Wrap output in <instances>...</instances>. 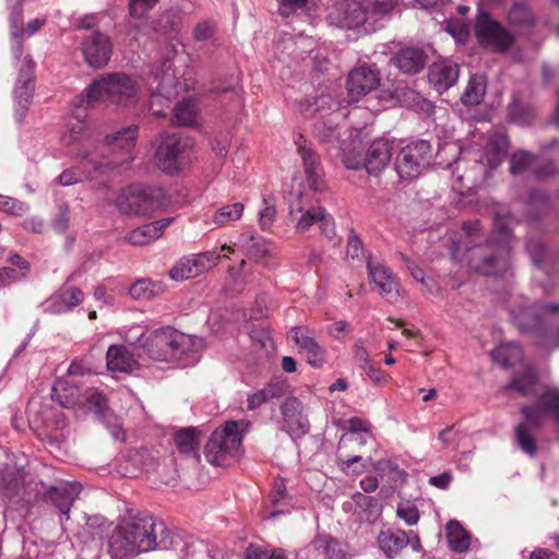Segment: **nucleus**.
<instances>
[{
	"label": "nucleus",
	"mask_w": 559,
	"mask_h": 559,
	"mask_svg": "<svg viewBox=\"0 0 559 559\" xmlns=\"http://www.w3.org/2000/svg\"><path fill=\"white\" fill-rule=\"evenodd\" d=\"M526 251L537 269H543L545 260L548 255L547 246L540 240L530 239L526 242Z\"/></svg>",
	"instance_id": "57"
},
{
	"label": "nucleus",
	"mask_w": 559,
	"mask_h": 559,
	"mask_svg": "<svg viewBox=\"0 0 559 559\" xmlns=\"http://www.w3.org/2000/svg\"><path fill=\"white\" fill-rule=\"evenodd\" d=\"M378 69L362 64L353 69L346 81L347 94L350 103L359 102L364 96L378 88L380 85Z\"/></svg>",
	"instance_id": "15"
},
{
	"label": "nucleus",
	"mask_w": 559,
	"mask_h": 559,
	"mask_svg": "<svg viewBox=\"0 0 559 559\" xmlns=\"http://www.w3.org/2000/svg\"><path fill=\"white\" fill-rule=\"evenodd\" d=\"M166 205V191L159 186L133 183L122 188L116 199L117 210L130 216H150Z\"/></svg>",
	"instance_id": "5"
},
{
	"label": "nucleus",
	"mask_w": 559,
	"mask_h": 559,
	"mask_svg": "<svg viewBox=\"0 0 559 559\" xmlns=\"http://www.w3.org/2000/svg\"><path fill=\"white\" fill-rule=\"evenodd\" d=\"M170 334H173V328H162L152 332L146 338L142 333L136 340V343L152 359L167 361V341Z\"/></svg>",
	"instance_id": "24"
},
{
	"label": "nucleus",
	"mask_w": 559,
	"mask_h": 559,
	"mask_svg": "<svg viewBox=\"0 0 559 559\" xmlns=\"http://www.w3.org/2000/svg\"><path fill=\"white\" fill-rule=\"evenodd\" d=\"M298 154L302 159L305 167L306 178L313 191H321L323 189V167L320 156L302 134H298L295 139Z\"/></svg>",
	"instance_id": "20"
},
{
	"label": "nucleus",
	"mask_w": 559,
	"mask_h": 559,
	"mask_svg": "<svg viewBox=\"0 0 559 559\" xmlns=\"http://www.w3.org/2000/svg\"><path fill=\"white\" fill-rule=\"evenodd\" d=\"M559 312V302H540L510 311L513 324L521 333L528 334L534 343L547 349L552 333L548 314Z\"/></svg>",
	"instance_id": "3"
},
{
	"label": "nucleus",
	"mask_w": 559,
	"mask_h": 559,
	"mask_svg": "<svg viewBox=\"0 0 559 559\" xmlns=\"http://www.w3.org/2000/svg\"><path fill=\"white\" fill-rule=\"evenodd\" d=\"M487 82L486 78L481 74H473L467 83L464 93L461 96V102L465 106L479 105L486 95Z\"/></svg>",
	"instance_id": "39"
},
{
	"label": "nucleus",
	"mask_w": 559,
	"mask_h": 559,
	"mask_svg": "<svg viewBox=\"0 0 559 559\" xmlns=\"http://www.w3.org/2000/svg\"><path fill=\"white\" fill-rule=\"evenodd\" d=\"M204 270L200 258H182L169 271V275L175 281H183L197 276Z\"/></svg>",
	"instance_id": "44"
},
{
	"label": "nucleus",
	"mask_w": 559,
	"mask_h": 559,
	"mask_svg": "<svg viewBox=\"0 0 559 559\" xmlns=\"http://www.w3.org/2000/svg\"><path fill=\"white\" fill-rule=\"evenodd\" d=\"M260 390L269 402L284 396L287 391V383L281 378H273Z\"/></svg>",
	"instance_id": "60"
},
{
	"label": "nucleus",
	"mask_w": 559,
	"mask_h": 559,
	"mask_svg": "<svg viewBox=\"0 0 559 559\" xmlns=\"http://www.w3.org/2000/svg\"><path fill=\"white\" fill-rule=\"evenodd\" d=\"M155 160L165 174L174 176L182 171L192 159L194 139L183 133H164L156 141Z\"/></svg>",
	"instance_id": "6"
},
{
	"label": "nucleus",
	"mask_w": 559,
	"mask_h": 559,
	"mask_svg": "<svg viewBox=\"0 0 559 559\" xmlns=\"http://www.w3.org/2000/svg\"><path fill=\"white\" fill-rule=\"evenodd\" d=\"M368 277L374 284L378 292L389 300L399 296L397 282L393 274L380 262L367 259Z\"/></svg>",
	"instance_id": "22"
},
{
	"label": "nucleus",
	"mask_w": 559,
	"mask_h": 559,
	"mask_svg": "<svg viewBox=\"0 0 559 559\" xmlns=\"http://www.w3.org/2000/svg\"><path fill=\"white\" fill-rule=\"evenodd\" d=\"M238 245L245 250L248 259L253 261H260L270 253V245L266 239L253 231L240 234Z\"/></svg>",
	"instance_id": "33"
},
{
	"label": "nucleus",
	"mask_w": 559,
	"mask_h": 559,
	"mask_svg": "<svg viewBox=\"0 0 559 559\" xmlns=\"http://www.w3.org/2000/svg\"><path fill=\"white\" fill-rule=\"evenodd\" d=\"M365 249L362 241L360 240L359 236L355 231V229H350L348 234L347 239V246H346V254L348 258L355 260L359 259L364 255Z\"/></svg>",
	"instance_id": "64"
},
{
	"label": "nucleus",
	"mask_w": 559,
	"mask_h": 559,
	"mask_svg": "<svg viewBox=\"0 0 559 559\" xmlns=\"http://www.w3.org/2000/svg\"><path fill=\"white\" fill-rule=\"evenodd\" d=\"M369 20L377 25V22L389 15L399 4V0H364Z\"/></svg>",
	"instance_id": "51"
},
{
	"label": "nucleus",
	"mask_w": 559,
	"mask_h": 559,
	"mask_svg": "<svg viewBox=\"0 0 559 559\" xmlns=\"http://www.w3.org/2000/svg\"><path fill=\"white\" fill-rule=\"evenodd\" d=\"M337 10L340 14H342L340 20L342 27L357 29L364 33H372L378 28V26L369 20L364 0L346 2L341 4Z\"/></svg>",
	"instance_id": "21"
},
{
	"label": "nucleus",
	"mask_w": 559,
	"mask_h": 559,
	"mask_svg": "<svg viewBox=\"0 0 559 559\" xmlns=\"http://www.w3.org/2000/svg\"><path fill=\"white\" fill-rule=\"evenodd\" d=\"M195 111L194 107L190 102H179L175 109L171 118L174 124L180 127H189L194 122Z\"/></svg>",
	"instance_id": "54"
},
{
	"label": "nucleus",
	"mask_w": 559,
	"mask_h": 559,
	"mask_svg": "<svg viewBox=\"0 0 559 559\" xmlns=\"http://www.w3.org/2000/svg\"><path fill=\"white\" fill-rule=\"evenodd\" d=\"M528 217L539 221L552 210V200L546 190L534 188L528 192L527 201Z\"/></svg>",
	"instance_id": "36"
},
{
	"label": "nucleus",
	"mask_w": 559,
	"mask_h": 559,
	"mask_svg": "<svg viewBox=\"0 0 559 559\" xmlns=\"http://www.w3.org/2000/svg\"><path fill=\"white\" fill-rule=\"evenodd\" d=\"M475 37L478 44L493 52H506L515 43V36L489 13L479 11L475 19Z\"/></svg>",
	"instance_id": "9"
},
{
	"label": "nucleus",
	"mask_w": 559,
	"mask_h": 559,
	"mask_svg": "<svg viewBox=\"0 0 559 559\" xmlns=\"http://www.w3.org/2000/svg\"><path fill=\"white\" fill-rule=\"evenodd\" d=\"M373 471L381 478H388L389 481L393 484L405 483L407 479V472L403 468H400L399 464L389 459H381L373 463Z\"/></svg>",
	"instance_id": "47"
},
{
	"label": "nucleus",
	"mask_w": 559,
	"mask_h": 559,
	"mask_svg": "<svg viewBox=\"0 0 559 559\" xmlns=\"http://www.w3.org/2000/svg\"><path fill=\"white\" fill-rule=\"evenodd\" d=\"M165 289L166 285L164 283L143 278L130 286L129 294L133 299L150 300L163 294Z\"/></svg>",
	"instance_id": "45"
},
{
	"label": "nucleus",
	"mask_w": 559,
	"mask_h": 559,
	"mask_svg": "<svg viewBox=\"0 0 559 559\" xmlns=\"http://www.w3.org/2000/svg\"><path fill=\"white\" fill-rule=\"evenodd\" d=\"M538 380L537 373L530 369L521 376L513 378L503 389L514 391L521 396H533L536 394Z\"/></svg>",
	"instance_id": "42"
},
{
	"label": "nucleus",
	"mask_w": 559,
	"mask_h": 559,
	"mask_svg": "<svg viewBox=\"0 0 559 559\" xmlns=\"http://www.w3.org/2000/svg\"><path fill=\"white\" fill-rule=\"evenodd\" d=\"M139 134L136 124L121 128L119 131L107 134L104 139L111 156L96 162L90 159L93 168L103 175H118L122 169L129 168L134 159V147Z\"/></svg>",
	"instance_id": "4"
},
{
	"label": "nucleus",
	"mask_w": 559,
	"mask_h": 559,
	"mask_svg": "<svg viewBox=\"0 0 559 559\" xmlns=\"http://www.w3.org/2000/svg\"><path fill=\"white\" fill-rule=\"evenodd\" d=\"M25 2L21 0H16V2L10 5V14H9V24H10V35H17L21 31H24V22H23V5Z\"/></svg>",
	"instance_id": "59"
},
{
	"label": "nucleus",
	"mask_w": 559,
	"mask_h": 559,
	"mask_svg": "<svg viewBox=\"0 0 559 559\" xmlns=\"http://www.w3.org/2000/svg\"><path fill=\"white\" fill-rule=\"evenodd\" d=\"M432 159V146L427 140H416L403 146L394 160V168L402 180L417 179Z\"/></svg>",
	"instance_id": "8"
},
{
	"label": "nucleus",
	"mask_w": 559,
	"mask_h": 559,
	"mask_svg": "<svg viewBox=\"0 0 559 559\" xmlns=\"http://www.w3.org/2000/svg\"><path fill=\"white\" fill-rule=\"evenodd\" d=\"M535 431L536 429L527 427V424H519L514 428V441L518 448L530 457H534L538 453Z\"/></svg>",
	"instance_id": "43"
},
{
	"label": "nucleus",
	"mask_w": 559,
	"mask_h": 559,
	"mask_svg": "<svg viewBox=\"0 0 559 559\" xmlns=\"http://www.w3.org/2000/svg\"><path fill=\"white\" fill-rule=\"evenodd\" d=\"M527 427L539 430L545 423L547 415H552L554 421L559 427V391H546L533 404H524L520 408Z\"/></svg>",
	"instance_id": "13"
},
{
	"label": "nucleus",
	"mask_w": 559,
	"mask_h": 559,
	"mask_svg": "<svg viewBox=\"0 0 559 559\" xmlns=\"http://www.w3.org/2000/svg\"><path fill=\"white\" fill-rule=\"evenodd\" d=\"M23 478L16 473L3 474L0 480V492L12 500L19 497L23 489Z\"/></svg>",
	"instance_id": "53"
},
{
	"label": "nucleus",
	"mask_w": 559,
	"mask_h": 559,
	"mask_svg": "<svg viewBox=\"0 0 559 559\" xmlns=\"http://www.w3.org/2000/svg\"><path fill=\"white\" fill-rule=\"evenodd\" d=\"M159 0H129L128 12L133 19L140 20L147 15Z\"/></svg>",
	"instance_id": "61"
},
{
	"label": "nucleus",
	"mask_w": 559,
	"mask_h": 559,
	"mask_svg": "<svg viewBox=\"0 0 559 559\" xmlns=\"http://www.w3.org/2000/svg\"><path fill=\"white\" fill-rule=\"evenodd\" d=\"M35 62L31 56H25L13 91L14 96V118L19 124H22L29 109L35 91Z\"/></svg>",
	"instance_id": "12"
},
{
	"label": "nucleus",
	"mask_w": 559,
	"mask_h": 559,
	"mask_svg": "<svg viewBox=\"0 0 559 559\" xmlns=\"http://www.w3.org/2000/svg\"><path fill=\"white\" fill-rule=\"evenodd\" d=\"M107 546L111 559H132L156 548L189 555L190 548L180 533L169 530L150 514L121 520L110 532Z\"/></svg>",
	"instance_id": "1"
},
{
	"label": "nucleus",
	"mask_w": 559,
	"mask_h": 559,
	"mask_svg": "<svg viewBox=\"0 0 559 559\" xmlns=\"http://www.w3.org/2000/svg\"><path fill=\"white\" fill-rule=\"evenodd\" d=\"M201 431L197 427L181 428L175 433V444L180 453L197 455L199 451Z\"/></svg>",
	"instance_id": "41"
},
{
	"label": "nucleus",
	"mask_w": 559,
	"mask_h": 559,
	"mask_svg": "<svg viewBox=\"0 0 559 559\" xmlns=\"http://www.w3.org/2000/svg\"><path fill=\"white\" fill-rule=\"evenodd\" d=\"M392 157V143L384 139L379 138L371 142L369 145L364 160L344 159V164L348 169L365 168L369 175H379L389 164Z\"/></svg>",
	"instance_id": "14"
},
{
	"label": "nucleus",
	"mask_w": 559,
	"mask_h": 559,
	"mask_svg": "<svg viewBox=\"0 0 559 559\" xmlns=\"http://www.w3.org/2000/svg\"><path fill=\"white\" fill-rule=\"evenodd\" d=\"M506 20L510 27L516 31H530L536 24V15L524 1H515L510 7Z\"/></svg>",
	"instance_id": "31"
},
{
	"label": "nucleus",
	"mask_w": 559,
	"mask_h": 559,
	"mask_svg": "<svg viewBox=\"0 0 559 559\" xmlns=\"http://www.w3.org/2000/svg\"><path fill=\"white\" fill-rule=\"evenodd\" d=\"M81 403L90 413L94 414L97 419L105 418L108 411V400L103 392L88 389L82 396Z\"/></svg>",
	"instance_id": "48"
},
{
	"label": "nucleus",
	"mask_w": 559,
	"mask_h": 559,
	"mask_svg": "<svg viewBox=\"0 0 559 559\" xmlns=\"http://www.w3.org/2000/svg\"><path fill=\"white\" fill-rule=\"evenodd\" d=\"M140 93L138 82L122 72H112L94 80L81 95V103L94 106L99 102L129 107L136 103Z\"/></svg>",
	"instance_id": "2"
},
{
	"label": "nucleus",
	"mask_w": 559,
	"mask_h": 559,
	"mask_svg": "<svg viewBox=\"0 0 559 559\" xmlns=\"http://www.w3.org/2000/svg\"><path fill=\"white\" fill-rule=\"evenodd\" d=\"M241 435L238 424L228 420L214 430L204 447L206 461L215 466H224L228 459L235 456L241 447Z\"/></svg>",
	"instance_id": "7"
},
{
	"label": "nucleus",
	"mask_w": 559,
	"mask_h": 559,
	"mask_svg": "<svg viewBox=\"0 0 559 559\" xmlns=\"http://www.w3.org/2000/svg\"><path fill=\"white\" fill-rule=\"evenodd\" d=\"M111 522L102 514H94L86 516L85 525L83 526V537L91 539L92 544L88 546L95 550V554H102L103 539L105 536L109 537Z\"/></svg>",
	"instance_id": "28"
},
{
	"label": "nucleus",
	"mask_w": 559,
	"mask_h": 559,
	"mask_svg": "<svg viewBox=\"0 0 559 559\" xmlns=\"http://www.w3.org/2000/svg\"><path fill=\"white\" fill-rule=\"evenodd\" d=\"M243 209L245 206L240 202L224 205L215 212L213 217L214 223L217 225H224L229 222L237 221L241 217Z\"/></svg>",
	"instance_id": "55"
},
{
	"label": "nucleus",
	"mask_w": 559,
	"mask_h": 559,
	"mask_svg": "<svg viewBox=\"0 0 559 559\" xmlns=\"http://www.w3.org/2000/svg\"><path fill=\"white\" fill-rule=\"evenodd\" d=\"M182 538L190 544L189 556L194 555L195 550L201 554H205L209 559H225L224 552L216 546L204 543L203 540L194 542L191 536L185 537L181 534ZM188 556V554L182 552Z\"/></svg>",
	"instance_id": "56"
},
{
	"label": "nucleus",
	"mask_w": 559,
	"mask_h": 559,
	"mask_svg": "<svg viewBox=\"0 0 559 559\" xmlns=\"http://www.w3.org/2000/svg\"><path fill=\"white\" fill-rule=\"evenodd\" d=\"M536 111L534 107L524 103L518 94H513L507 106V120L509 123L519 127H528L534 123Z\"/></svg>",
	"instance_id": "29"
},
{
	"label": "nucleus",
	"mask_w": 559,
	"mask_h": 559,
	"mask_svg": "<svg viewBox=\"0 0 559 559\" xmlns=\"http://www.w3.org/2000/svg\"><path fill=\"white\" fill-rule=\"evenodd\" d=\"M81 490L82 486L78 481L60 480L56 485L50 486L41 483V499L61 514L60 524L63 530H67L64 520L68 521L70 519L69 512Z\"/></svg>",
	"instance_id": "11"
},
{
	"label": "nucleus",
	"mask_w": 559,
	"mask_h": 559,
	"mask_svg": "<svg viewBox=\"0 0 559 559\" xmlns=\"http://www.w3.org/2000/svg\"><path fill=\"white\" fill-rule=\"evenodd\" d=\"M396 515L409 526L417 524L420 518L418 508L409 502L400 503Z\"/></svg>",
	"instance_id": "63"
},
{
	"label": "nucleus",
	"mask_w": 559,
	"mask_h": 559,
	"mask_svg": "<svg viewBox=\"0 0 559 559\" xmlns=\"http://www.w3.org/2000/svg\"><path fill=\"white\" fill-rule=\"evenodd\" d=\"M289 214L293 221L296 222V229L300 233H306L313 224H318L322 218V206H310L305 210L301 205V200L296 199L289 205Z\"/></svg>",
	"instance_id": "30"
},
{
	"label": "nucleus",
	"mask_w": 559,
	"mask_h": 559,
	"mask_svg": "<svg viewBox=\"0 0 559 559\" xmlns=\"http://www.w3.org/2000/svg\"><path fill=\"white\" fill-rule=\"evenodd\" d=\"M447 539L455 552H465L471 545V537L457 520H450L445 525Z\"/></svg>",
	"instance_id": "38"
},
{
	"label": "nucleus",
	"mask_w": 559,
	"mask_h": 559,
	"mask_svg": "<svg viewBox=\"0 0 559 559\" xmlns=\"http://www.w3.org/2000/svg\"><path fill=\"white\" fill-rule=\"evenodd\" d=\"M51 401L57 402L64 408H73L81 403V395L78 386L67 385L64 382H58L52 386Z\"/></svg>",
	"instance_id": "40"
},
{
	"label": "nucleus",
	"mask_w": 559,
	"mask_h": 559,
	"mask_svg": "<svg viewBox=\"0 0 559 559\" xmlns=\"http://www.w3.org/2000/svg\"><path fill=\"white\" fill-rule=\"evenodd\" d=\"M407 542L406 532L403 530H382L377 537L378 546L386 559H403Z\"/></svg>",
	"instance_id": "26"
},
{
	"label": "nucleus",
	"mask_w": 559,
	"mask_h": 559,
	"mask_svg": "<svg viewBox=\"0 0 559 559\" xmlns=\"http://www.w3.org/2000/svg\"><path fill=\"white\" fill-rule=\"evenodd\" d=\"M490 356L491 359L498 362L503 369H509L522 358V348L514 343L502 344L492 349Z\"/></svg>",
	"instance_id": "46"
},
{
	"label": "nucleus",
	"mask_w": 559,
	"mask_h": 559,
	"mask_svg": "<svg viewBox=\"0 0 559 559\" xmlns=\"http://www.w3.org/2000/svg\"><path fill=\"white\" fill-rule=\"evenodd\" d=\"M107 367L111 371L129 372L138 365L124 345H110L106 353Z\"/></svg>",
	"instance_id": "34"
},
{
	"label": "nucleus",
	"mask_w": 559,
	"mask_h": 559,
	"mask_svg": "<svg viewBox=\"0 0 559 559\" xmlns=\"http://www.w3.org/2000/svg\"><path fill=\"white\" fill-rule=\"evenodd\" d=\"M460 69L450 61L436 62L429 68L428 80L430 85L442 94L452 87L459 79Z\"/></svg>",
	"instance_id": "23"
},
{
	"label": "nucleus",
	"mask_w": 559,
	"mask_h": 559,
	"mask_svg": "<svg viewBox=\"0 0 559 559\" xmlns=\"http://www.w3.org/2000/svg\"><path fill=\"white\" fill-rule=\"evenodd\" d=\"M82 50L87 64L94 69H100L111 57L112 43L106 34L95 31L84 38Z\"/></svg>",
	"instance_id": "18"
},
{
	"label": "nucleus",
	"mask_w": 559,
	"mask_h": 559,
	"mask_svg": "<svg viewBox=\"0 0 559 559\" xmlns=\"http://www.w3.org/2000/svg\"><path fill=\"white\" fill-rule=\"evenodd\" d=\"M510 148V139L506 133H496L488 140L486 145V159L490 167L501 165Z\"/></svg>",
	"instance_id": "37"
},
{
	"label": "nucleus",
	"mask_w": 559,
	"mask_h": 559,
	"mask_svg": "<svg viewBox=\"0 0 559 559\" xmlns=\"http://www.w3.org/2000/svg\"><path fill=\"white\" fill-rule=\"evenodd\" d=\"M352 500L359 511L366 513L368 522H374L380 516L382 507L377 498L362 492H355Z\"/></svg>",
	"instance_id": "50"
},
{
	"label": "nucleus",
	"mask_w": 559,
	"mask_h": 559,
	"mask_svg": "<svg viewBox=\"0 0 559 559\" xmlns=\"http://www.w3.org/2000/svg\"><path fill=\"white\" fill-rule=\"evenodd\" d=\"M510 259V245L488 241L486 246L476 249L471 260V267L481 275L501 276L509 270Z\"/></svg>",
	"instance_id": "10"
},
{
	"label": "nucleus",
	"mask_w": 559,
	"mask_h": 559,
	"mask_svg": "<svg viewBox=\"0 0 559 559\" xmlns=\"http://www.w3.org/2000/svg\"><path fill=\"white\" fill-rule=\"evenodd\" d=\"M245 559H284V554L282 550L250 544L245 551Z\"/></svg>",
	"instance_id": "58"
},
{
	"label": "nucleus",
	"mask_w": 559,
	"mask_h": 559,
	"mask_svg": "<svg viewBox=\"0 0 559 559\" xmlns=\"http://www.w3.org/2000/svg\"><path fill=\"white\" fill-rule=\"evenodd\" d=\"M299 352L306 357L307 362L313 368H321L326 361V350L320 345L308 328L294 326L289 331Z\"/></svg>",
	"instance_id": "19"
},
{
	"label": "nucleus",
	"mask_w": 559,
	"mask_h": 559,
	"mask_svg": "<svg viewBox=\"0 0 559 559\" xmlns=\"http://www.w3.org/2000/svg\"><path fill=\"white\" fill-rule=\"evenodd\" d=\"M537 156L526 150H518L510 157L509 170L512 175L518 176L526 173L536 162Z\"/></svg>",
	"instance_id": "52"
},
{
	"label": "nucleus",
	"mask_w": 559,
	"mask_h": 559,
	"mask_svg": "<svg viewBox=\"0 0 559 559\" xmlns=\"http://www.w3.org/2000/svg\"><path fill=\"white\" fill-rule=\"evenodd\" d=\"M511 214L509 212H497L492 221V236L489 241L493 243L506 242L510 245L512 229L510 227Z\"/></svg>",
	"instance_id": "49"
},
{
	"label": "nucleus",
	"mask_w": 559,
	"mask_h": 559,
	"mask_svg": "<svg viewBox=\"0 0 559 559\" xmlns=\"http://www.w3.org/2000/svg\"><path fill=\"white\" fill-rule=\"evenodd\" d=\"M310 548L329 559H353L342 543L329 534H318L310 543Z\"/></svg>",
	"instance_id": "32"
},
{
	"label": "nucleus",
	"mask_w": 559,
	"mask_h": 559,
	"mask_svg": "<svg viewBox=\"0 0 559 559\" xmlns=\"http://www.w3.org/2000/svg\"><path fill=\"white\" fill-rule=\"evenodd\" d=\"M34 420L50 432H62L67 427L64 413L47 403L40 405Z\"/></svg>",
	"instance_id": "35"
},
{
	"label": "nucleus",
	"mask_w": 559,
	"mask_h": 559,
	"mask_svg": "<svg viewBox=\"0 0 559 559\" xmlns=\"http://www.w3.org/2000/svg\"><path fill=\"white\" fill-rule=\"evenodd\" d=\"M84 297L85 295L80 287L70 286L66 283L41 302L40 308L46 314H64L80 306Z\"/></svg>",
	"instance_id": "16"
},
{
	"label": "nucleus",
	"mask_w": 559,
	"mask_h": 559,
	"mask_svg": "<svg viewBox=\"0 0 559 559\" xmlns=\"http://www.w3.org/2000/svg\"><path fill=\"white\" fill-rule=\"evenodd\" d=\"M174 219V217H165L144 224L131 230L124 237V240L132 246H146L159 238Z\"/></svg>",
	"instance_id": "27"
},
{
	"label": "nucleus",
	"mask_w": 559,
	"mask_h": 559,
	"mask_svg": "<svg viewBox=\"0 0 559 559\" xmlns=\"http://www.w3.org/2000/svg\"><path fill=\"white\" fill-rule=\"evenodd\" d=\"M281 414L283 416L282 429L293 439H300L309 432L310 424L304 414V405L299 399L295 396L285 399L281 405Z\"/></svg>",
	"instance_id": "17"
},
{
	"label": "nucleus",
	"mask_w": 559,
	"mask_h": 559,
	"mask_svg": "<svg viewBox=\"0 0 559 559\" xmlns=\"http://www.w3.org/2000/svg\"><path fill=\"white\" fill-rule=\"evenodd\" d=\"M340 108L338 100L334 98L331 94L322 93L319 96L314 97V109L316 114H320L321 116L328 115L332 111H335Z\"/></svg>",
	"instance_id": "62"
},
{
	"label": "nucleus",
	"mask_w": 559,
	"mask_h": 559,
	"mask_svg": "<svg viewBox=\"0 0 559 559\" xmlns=\"http://www.w3.org/2000/svg\"><path fill=\"white\" fill-rule=\"evenodd\" d=\"M391 61L401 72L405 74H417L425 68L427 55L421 48L405 47L397 50Z\"/></svg>",
	"instance_id": "25"
}]
</instances>
